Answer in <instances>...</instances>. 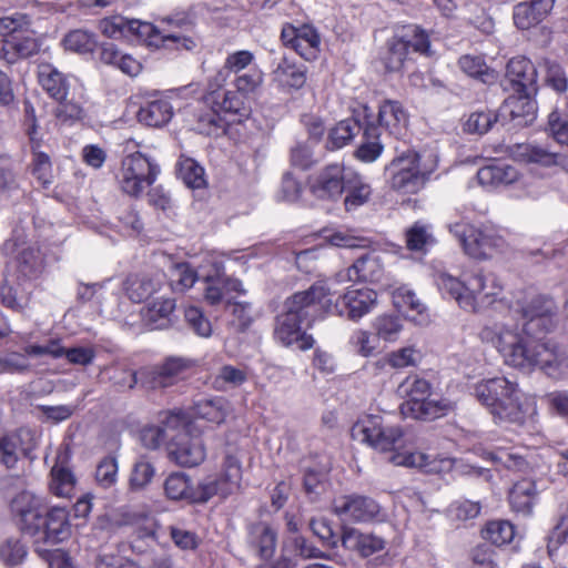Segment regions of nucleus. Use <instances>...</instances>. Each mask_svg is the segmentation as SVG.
<instances>
[{
  "label": "nucleus",
  "mask_w": 568,
  "mask_h": 568,
  "mask_svg": "<svg viewBox=\"0 0 568 568\" xmlns=\"http://www.w3.org/2000/svg\"><path fill=\"white\" fill-rule=\"evenodd\" d=\"M556 311L552 298L525 294L510 305L520 323L488 324L479 338L496 348L510 367L525 372L539 368L548 377L562 379L568 375V353L552 341H542L556 325Z\"/></svg>",
  "instance_id": "nucleus-1"
},
{
  "label": "nucleus",
  "mask_w": 568,
  "mask_h": 568,
  "mask_svg": "<svg viewBox=\"0 0 568 568\" xmlns=\"http://www.w3.org/2000/svg\"><path fill=\"white\" fill-rule=\"evenodd\" d=\"M322 284H312L307 290L290 296L284 303V312L276 316L274 338L283 346L296 344L300 349H308L314 339L303 328L322 320V297L326 293Z\"/></svg>",
  "instance_id": "nucleus-2"
},
{
  "label": "nucleus",
  "mask_w": 568,
  "mask_h": 568,
  "mask_svg": "<svg viewBox=\"0 0 568 568\" xmlns=\"http://www.w3.org/2000/svg\"><path fill=\"white\" fill-rule=\"evenodd\" d=\"M435 283L444 296L455 300L460 308L479 313L494 305L503 292L498 277L483 270L464 271L460 277L442 272Z\"/></svg>",
  "instance_id": "nucleus-3"
},
{
  "label": "nucleus",
  "mask_w": 568,
  "mask_h": 568,
  "mask_svg": "<svg viewBox=\"0 0 568 568\" xmlns=\"http://www.w3.org/2000/svg\"><path fill=\"white\" fill-rule=\"evenodd\" d=\"M352 437L381 453H393L389 462L399 466L426 468L429 456L408 452V438L400 426L386 425L381 416L369 415L352 427Z\"/></svg>",
  "instance_id": "nucleus-4"
},
{
  "label": "nucleus",
  "mask_w": 568,
  "mask_h": 568,
  "mask_svg": "<svg viewBox=\"0 0 568 568\" xmlns=\"http://www.w3.org/2000/svg\"><path fill=\"white\" fill-rule=\"evenodd\" d=\"M477 400L487 408L499 424L523 425L528 414H537L536 402L530 405L521 400L523 394L518 384L504 376H496L477 383L474 387Z\"/></svg>",
  "instance_id": "nucleus-5"
},
{
  "label": "nucleus",
  "mask_w": 568,
  "mask_h": 568,
  "mask_svg": "<svg viewBox=\"0 0 568 568\" xmlns=\"http://www.w3.org/2000/svg\"><path fill=\"white\" fill-rule=\"evenodd\" d=\"M0 253L9 256L7 273L16 280L33 284L44 271V254L37 243L30 242L23 227L13 229L11 236L3 243Z\"/></svg>",
  "instance_id": "nucleus-6"
},
{
  "label": "nucleus",
  "mask_w": 568,
  "mask_h": 568,
  "mask_svg": "<svg viewBox=\"0 0 568 568\" xmlns=\"http://www.w3.org/2000/svg\"><path fill=\"white\" fill-rule=\"evenodd\" d=\"M397 394L406 398L400 405L405 417L432 420L447 415L454 409L447 398L430 397V384L418 375L407 376L397 387Z\"/></svg>",
  "instance_id": "nucleus-7"
},
{
  "label": "nucleus",
  "mask_w": 568,
  "mask_h": 568,
  "mask_svg": "<svg viewBox=\"0 0 568 568\" xmlns=\"http://www.w3.org/2000/svg\"><path fill=\"white\" fill-rule=\"evenodd\" d=\"M314 284H322L327 291L321 301L323 306L321 314L323 317L325 315H336L357 322L369 314L377 304L376 291L368 287H348L346 292L333 303L328 281H316Z\"/></svg>",
  "instance_id": "nucleus-8"
},
{
  "label": "nucleus",
  "mask_w": 568,
  "mask_h": 568,
  "mask_svg": "<svg viewBox=\"0 0 568 568\" xmlns=\"http://www.w3.org/2000/svg\"><path fill=\"white\" fill-rule=\"evenodd\" d=\"M435 168V161H432L430 166L426 168L419 163L418 153L407 150L386 165L385 173L393 190L404 194H414L424 186Z\"/></svg>",
  "instance_id": "nucleus-9"
},
{
  "label": "nucleus",
  "mask_w": 568,
  "mask_h": 568,
  "mask_svg": "<svg viewBox=\"0 0 568 568\" xmlns=\"http://www.w3.org/2000/svg\"><path fill=\"white\" fill-rule=\"evenodd\" d=\"M448 230L464 252L476 260L491 258L506 245L504 237L489 226L476 227L465 222H455L448 224Z\"/></svg>",
  "instance_id": "nucleus-10"
},
{
  "label": "nucleus",
  "mask_w": 568,
  "mask_h": 568,
  "mask_svg": "<svg viewBox=\"0 0 568 568\" xmlns=\"http://www.w3.org/2000/svg\"><path fill=\"white\" fill-rule=\"evenodd\" d=\"M160 173L159 165L141 152H134L122 161L119 184L121 190L133 197H139L153 184Z\"/></svg>",
  "instance_id": "nucleus-11"
},
{
  "label": "nucleus",
  "mask_w": 568,
  "mask_h": 568,
  "mask_svg": "<svg viewBox=\"0 0 568 568\" xmlns=\"http://www.w3.org/2000/svg\"><path fill=\"white\" fill-rule=\"evenodd\" d=\"M241 476L240 460L233 455H226L220 477H207L194 486L193 504H205L214 496L227 497L239 488Z\"/></svg>",
  "instance_id": "nucleus-12"
},
{
  "label": "nucleus",
  "mask_w": 568,
  "mask_h": 568,
  "mask_svg": "<svg viewBox=\"0 0 568 568\" xmlns=\"http://www.w3.org/2000/svg\"><path fill=\"white\" fill-rule=\"evenodd\" d=\"M154 32L144 37L150 45L192 50L196 42L192 37L193 23L185 16L168 17L160 27L154 26Z\"/></svg>",
  "instance_id": "nucleus-13"
},
{
  "label": "nucleus",
  "mask_w": 568,
  "mask_h": 568,
  "mask_svg": "<svg viewBox=\"0 0 568 568\" xmlns=\"http://www.w3.org/2000/svg\"><path fill=\"white\" fill-rule=\"evenodd\" d=\"M333 513L342 520L365 524L382 516L381 505L372 497L349 494L336 497L332 504Z\"/></svg>",
  "instance_id": "nucleus-14"
},
{
  "label": "nucleus",
  "mask_w": 568,
  "mask_h": 568,
  "mask_svg": "<svg viewBox=\"0 0 568 568\" xmlns=\"http://www.w3.org/2000/svg\"><path fill=\"white\" fill-rule=\"evenodd\" d=\"M281 39L285 47L293 49L306 61L317 58L321 47V37L311 24H285L282 28Z\"/></svg>",
  "instance_id": "nucleus-15"
},
{
  "label": "nucleus",
  "mask_w": 568,
  "mask_h": 568,
  "mask_svg": "<svg viewBox=\"0 0 568 568\" xmlns=\"http://www.w3.org/2000/svg\"><path fill=\"white\" fill-rule=\"evenodd\" d=\"M168 457L181 467H196L206 457V448L202 437L189 433L178 434L168 445Z\"/></svg>",
  "instance_id": "nucleus-16"
},
{
  "label": "nucleus",
  "mask_w": 568,
  "mask_h": 568,
  "mask_svg": "<svg viewBox=\"0 0 568 568\" xmlns=\"http://www.w3.org/2000/svg\"><path fill=\"white\" fill-rule=\"evenodd\" d=\"M538 72L536 65L526 57L511 58L506 65L504 88L509 92L537 93Z\"/></svg>",
  "instance_id": "nucleus-17"
},
{
  "label": "nucleus",
  "mask_w": 568,
  "mask_h": 568,
  "mask_svg": "<svg viewBox=\"0 0 568 568\" xmlns=\"http://www.w3.org/2000/svg\"><path fill=\"white\" fill-rule=\"evenodd\" d=\"M38 529L34 534H29L36 538V541L55 545L65 540L71 534L69 515L64 507H53L47 511L45 517L40 514L36 521Z\"/></svg>",
  "instance_id": "nucleus-18"
},
{
  "label": "nucleus",
  "mask_w": 568,
  "mask_h": 568,
  "mask_svg": "<svg viewBox=\"0 0 568 568\" xmlns=\"http://www.w3.org/2000/svg\"><path fill=\"white\" fill-rule=\"evenodd\" d=\"M191 364V361L182 357H169L159 366L141 371V386L146 389L169 387L183 377Z\"/></svg>",
  "instance_id": "nucleus-19"
},
{
  "label": "nucleus",
  "mask_w": 568,
  "mask_h": 568,
  "mask_svg": "<svg viewBox=\"0 0 568 568\" xmlns=\"http://www.w3.org/2000/svg\"><path fill=\"white\" fill-rule=\"evenodd\" d=\"M347 176L348 171L343 164H328L315 175L311 191L318 199L337 200L344 192Z\"/></svg>",
  "instance_id": "nucleus-20"
},
{
  "label": "nucleus",
  "mask_w": 568,
  "mask_h": 568,
  "mask_svg": "<svg viewBox=\"0 0 568 568\" xmlns=\"http://www.w3.org/2000/svg\"><path fill=\"white\" fill-rule=\"evenodd\" d=\"M245 545L247 550L261 560L271 559L277 547V531L265 521L250 524L246 527Z\"/></svg>",
  "instance_id": "nucleus-21"
},
{
  "label": "nucleus",
  "mask_w": 568,
  "mask_h": 568,
  "mask_svg": "<svg viewBox=\"0 0 568 568\" xmlns=\"http://www.w3.org/2000/svg\"><path fill=\"white\" fill-rule=\"evenodd\" d=\"M173 114L170 99L160 92H153L141 104L136 116L141 124L160 129L172 120Z\"/></svg>",
  "instance_id": "nucleus-22"
},
{
  "label": "nucleus",
  "mask_w": 568,
  "mask_h": 568,
  "mask_svg": "<svg viewBox=\"0 0 568 568\" xmlns=\"http://www.w3.org/2000/svg\"><path fill=\"white\" fill-rule=\"evenodd\" d=\"M11 510L19 517L20 528L27 535L37 531L36 521L39 520L40 514L44 513L41 498L27 490L19 493L12 499Z\"/></svg>",
  "instance_id": "nucleus-23"
},
{
  "label": "nucleus",
  "mask_w": 568,
  "mask_h": 568,
  "mask_svg": "<svg viewBox=\"0 0 568 568\" xmlns=\"http://www.w3.org/2000/svg\"><path fill=\"white\" fill-rule=\"evenodd\" d=\"M342 546L351 551H356L362 557H369L385 548L384 538L372 534L363 532L354 527L344 526L341 537Z\"/></svg>",
  "instance_id": "nucleus-24"
},
{
  "label": "nucleus",
  "mask_w": 568,
  "mask_h": 568,
  "mask_svg": "<svg viewBox=\"0 0 568 568\" xmlns=\"http://www.w3.org/2000/svg\"><path fill=\"white\" fill-rule=\"evenodd\" d=\"M555 0H530L519 2L514 7L513 19L520 30H528L540 22L550 13Z\"/></svg>",
  "instance_id": "nucleus-25"
},
{
  "label": "nucleus",
  "mask_w": 568,
  "mask_h": 568,
  "mask_svg": "<svg viewBox=\"0 0 568 568\" xmlns=\"http://www.w3.org/2000/svg\"><path fill=\"white\" fill-rule=\"evenodd\" d=\"M100 30L109 38L116 39L126 34H135L141 40L154 32L152 23L134 19L129 20L122 16L104 18L100 22Z\"/></svg>",
  "instance_id": "nucleus-26"
},
{
  "label": "nucleus",
  "mask_w": 568,
  "mask_h": 568,
  "mask_svg": "<svg viewBox=\"0 0 568 568\" xmlns=\"http://www.w3.org/2000/svg\"><path fill=\"white\" fill-rule=\"evenodd\" d=\"M364 118L365 126L362 133V142L355 151V156L362 162L372 163L381 156L384 145L379 140V126L376 125L367 106H364Z\"/></svg>",
  "instance_id": "nucleus-27"
},
{
  "label": "nucleus",
  "mask_w": 568,
  "mask_h": 568,
  "mask_svg": "<svg viewBox=\"0 0 568 568\" xmlns=\"http://www.w3.org/2000/svg\"><path fill=\"white\" fill-rule=\"evenodd\" d=\"M377 121L379 128H384L396 139L404 136L407 131L408 115L398 101H383L378 106Z\"/></svg>",
  "instance_id": "nucleus-28"
},
{
  "label": "nucleus",
  "mask_w": 568,
  "mask_h": 568,
  "mask_svg": "<svg viewBox=\"0 0 568 568\" xmlns=\"http://www.w3.org/2000/svg\"><path fill=\"white\" fill-rule=\"evenodd\" d=\"M508 499L511 509L517 514L525 517L532 515L539 499L536 481L529 478L518 480L509 490Z\"/></svg>",
  "instance_id": "nucleus-29"
},
{
  "label": "nucleus",
  "mask_w": 568,
  "mask_h": 568,
  "mask_svg": "<svg viewBox=\"0 0 568 568\" xmlns=\"http://www.w3.org/2000/svg\"><path fill=\"white\" fill-rule=\"evenodd\" d=\"M39 51V43L32 36L22 33L0 38V59L8 63H14L19 59H26Z\"/></svg>",
  "instance_id": "nucleus-30"
},
{
  "label": "nucleus",
  "mask_w": 568,
  "mask_h": 568,
  "mask_svg": "<svg viewBox=\"0 0 568 568\" xmlns=\"http://www.w3.org/2000/svg\"><path fill=\"white\" fill-rule=\"evenodd\" d=\"M364 111L351 118L339 121L328 132L326 148L338 150L347 145L359 133L364 132Z\"/></svg>",
  "instance_id": "nucleus-31"
},
{
  "label": "nucleus",
  "mask_w": 568,
  "mask_h": 568,
  "mask_svg": "<svg viewBox=\"0 0 568 568\" xmlns=\"http://www.w3.org/2000/svg\"><path fill=\"white\" fill-rule=\"evenodd\" d=\"M174 310L173 298H156L141 310V318L144 326L151 331L164 329L172 324Z\"/></svg>",
  "instance_id": "nucleus-32"
},
{
  "label": "nucleus",
  "mask_w": 568,
  "mask_h": 568,
  "mask_svg": "<svg viewBox=\"0 0 568 568\" xmlns=\"http://www.w3.org/2000/svg\"><path fill=\"white\" fill-rule=\"evenodd\" d=\"M32 284L16 280L7 273L0 287V301L2 305L16 312H20L28 304Z\"/></svg>",
  "instance_id": "nucleus-33"
},
{
  "label": "nucleus",
  "mask_w": 568,
  "mask_h": 568,
  "mask_svg": "<svg viewBox=\"0 0 568 568\" xmlns=\"http://www.w3.org/2000/svg\"><path fill=\"white\" fill-rule=\"evenodd\" d=\"M281 557L292 568L297 565L298 559H328L329 556L318 549L313 544H310L302 536L288 537L283 541Z\"/></svg>",
  "instance_id": "nucleus-34"
},
{
  "label": "nucleus",
  "mask_w": 568,
  "mask_h": 568,
  "mask_svg": "<svg viewBox=\"0 0 568 568\" xmlns=\"http://www.w3.org/2000/svg\"><path fill=\"white\" fill-rule=\"evenodd\" d=\"M536 93L511 92L504 102V111L509 114L517 125H527L535 120L536 103L534 97Z\"/></svg>",
  "instance_id": "nucleus-35"
},
{
  "label": "nucleus",
  "mask_w": 568,
  "mask_h": 568,
  "mask_svg": "<svg viewBox=\"0 0 568 568\" xmlns=\"http://www.w3.org/2000/svg\"><path fill=\"white\" fill-rule=\"evenodd\" d=\"M38 79L42 89L55 101H63L70 94L68 77L51 64H40Z\"/></svg>",
  "instance_id": "nucleus-36"
},
{
  "label": "nucleus",
  "mask_w": 568,
  "mask_h": 568,
  "mask_svg": "<svg viewBox=\"0 0 568 568\" xmlns=\"http://www.w3.org/2000/svg\"><path fill=\"white\" fill-rule=\"evenodd\" d=\"M344 192L346 193L344 205L346 211L351 212L368 203L373 190L362 175L354 171H348Z\"/></svg>",
  "instance_id": "nucleus-37"
},
{
  "label": "nucleus",
  "mask_w": 568,
  "mask_h": 568,
  "mask_svg": "<svg viewBox=\"0 0 568 568\" xmlns=\"http://www.w3.org/2000/svg\"><path fill=\"white\" fill-rule=\"evenodd\" d=\"M518 156L527 162L539 163L546 166L560 165L568 171V151L557 152L537 144L518 145Z\"/></svg>",
  "instance_id": "nucleus-38"
},
{
  "label": "nucleus",
  "mask_w": 568,
  "mask_h": 568,
  "mask_svg": "<svg viewBox=\"0 0 568 568\" xmlns=\"http://www.w3.org/2000/svg\"><path fill=\"white\" fill-rule=\"evenodd\" d=\"M568 538V504L559 507L555 525L548 535L547 551L551 560L565 568L559 560V550Z\"/></svg>",
  "instance_id": "nucleus-39"
},
{
  "label": "nucleus",
  "mask_w": 568,
  "mask_h": 568,
  "mask_svg": "<svg viewBox=\"0 0 568 568\" xmlns=\"http://www.w3.org/2000/svg\"><path fill=\"white\" fill-rule=\"evenodd\" d=\"M273 77L282 87L301 89L306 82V67L283 57L274 69Z\"/></svg>",
  "instance_id": "nucleus-40"
},
{
  "label": "nucleus",
  "mask_w": 568,
  "mask_h": 568,
  "mask_svg": "<svg viewBox=\"0 0 568 568\" xmlns=\"http://www.w3.org/2000/svg\"><path fill=\"white\" fill-rule=\"evenodd\" d=\"M478 182L484 186L498 187L517 181L516 168L505 163L486 165L477 172Z\"/></svg>",
  "instance_id": "nucleus-41"
},
{
  "label": "nucleus",
  "mask_w": 568,
  "mask_h": 568,
  "mask_svg": "<svg viewBox=\"0 0 568 568\" xmlns=\"http://www.w3.org/2000/svg\"><path fill=\"white\" fill-rule=\"evenodd\" d=\"M230 413V404L224 397L201 398L193 405V415L214 424H221Z\"/></svg>",
  "instance_id": "nucleus-42"
},
{
  "label": "nucleus",
  "mask_w": 568,
  "mask_h": 568,
  "mask_svg": "<svg viewBox=\"0 0 568 568\" xmlns=\"http://www.w3.org/2000/svg\"><path fill=\"white\" fill-rule=\"evenodd\" d=\"M163 488L169 499L193 504L194 485L187 474L182 471L170 474L164 480Z\"/></svg>",
  "instance_id": "nucleus-43"
},
{
  "label": "nucleus",
  "mask_w": 568,
  "mask_h": 568,
  "mask_svg": "<svg viewBox=\"0 0 568 568\" xmlns=\"http://www.w3.org/2000/svg\"><path fill=\"white\" fill-rule=\"evenodd\" d=\"M353 272L357 281L379 282L384 274V265L379 254L369 252L358 257L353 263Z\"/></svg>",
  "instance_id": "nucleus-44"
},
{
  "label": "nucleus",
  "mask_w": 568,
  "mask_h": 568,
  "mask_svg": "<svg viewBox=\"0 0 568 568\" xmlns=\"http://www.w3.org/2000/svg\"><path fill=\"white\" fill-rule=\"evenodd\" d=\"M32 151V174L41 183L42 186L47 187L52 183V163L49 154L41 151V140L30 141Z\"/></svg>",
  "instance_id": "nucleus-45"
},
{
  "label": "nucleus",
  "mask_w": 568,
  "mask_h": 568,
  "mask_svg": "<svg viewBox=\"0 0 568 568\" xmlns=\"http://www.w3.org/2000/svg\"><path fill=\"white\" fill-rule=\"evenodd\" d=\"M50 490L58 497L71 498L75 491V478L71 470L55 464L51 469Z\"/></svg>",
  "instance_id": "nucleus-46"
},
{
  "label": "nucleus",
  "mask_w": 568,
  "mask_h": 568,
  "mask_svg": "<svg viewBox=\"0 0 568 568\" xmlns=\"http://www.w3.org/2000/svg\"><path fill=\"white\" fill-rule=\"evenodd\" d=\"M223 118H226L227 125L231 123H241L248 119L251 110L244 104L242 98L234 92L227 91L223 93V100L220 103V110Z\"/></svg>",
  "instance_id": "nucleus-47"
},
{
  "label": "nucleus",
  "mask_w": 568,
  "mask_h": 568,
  "mask_svg": "<svg viewBox=\"0 0 568 568\" xmlns=\"http://www.w3.org/2000/svg\"><path fill=\"white\" fill-rule=\"evenodd\" d=\"M155 467L145 456H140L132 465L129 487L132 491L145 489L155 476Z\"/></svg>",
  "instance_id": "nucleus-48"
},
{
  "label": "nucleus",
  "mask_w": 568,
  "mask_h": 568,
  "mask_svg": "<svg viewBox=\"0 0 568 568\" xmlns=\"http://www.w3.org/2000/svg\"><path fill=\"white\" fill-rule=\"evenodd\" d=\"M247 381L246 369L233 365H224L213 379V387L220 392L241 386Z\"/></svg>",
  "instance_id": "nucleus-49"
},
{
  "label": "nucleus",
  "mask_w": 568,
  "mask_h": 568,
  "mask_svg": "<svg viewBox=\"0 0 568 568\" xmlns=\"http://www.w3.org/2000/svg\"><path fill=\"white\" fill-rule=\"evenodd\" d=\"M458 65L464 73L477 78L484 83H493L496 80L495 72L487 67L481 57L463 55L458 60Z\"/></svg>",
  "instance_id": "nucleus-50"
},
{
  "label": "nucleus",
  "mask_w": 568,
  "mask_h": 568,
  "mask_svg": "<svg viewBox=\"0 0 568 568\" xmlns=\"http://www.w3.org/2000/svg\"><path fill=\"white\" fill-rule=\"evenodd\" d=\"M156 290L158 283L146 275H132L126 280V295L134 303L146 300Z\"/></svg>",
  "instance_id": "nucleus-51"
},
{
  "label": "nucleus",
  "mask_w": 568,
  "mask_h": 568,
  "mask_svg": "<svg viewBox=\"0 0 568 568\" xmlns=\"http://www.w3.org/2000/svg\"><path fill=\"white\" fill-rule=\"evenodd\" d=\"M481 534L484 539L500 547L514 539L515 529L507 520H493L486 525Z\"/></svg>",
  "instance_id": "nucleus-52"
},
{
  "label": "nucleus",
  "mask_w": 568,
  "mask_h": 568,
  "mask_svg": "<svg viewBox=\"0 0 568 568\" xmlns=\"http://www.w3.org/2000/svg\"><path fill=\"white\" fill-rule=\"evenodd\" d=\"M399 39L400 41L407 42V51L412 48L413 51L426 57H430L433 54L429 36L418 26L412 24L405 27Z\"/></svg>",
  "instance_id": "nucleus-53"
},
{
  "label": "nucleus",
  "mask_w": 568,
  "mask_h": 568,
  "mask_svg": "<svg viewBox=\"0 0 568 568\" xmlns=\"http://www.w3.org/2000/svg\"><path fill=\"white\" fill-rule=\"evenodd\" d=\"M254 60V53L248 50H240L230 53L224 61L220 75H224V80H226L231 75L246 71L248 68L253 67Z\"/></svg>",
  "instance_id": "nucleus-54"
},
{
  "label": "nucleus",
  "mask_w": 568,
  "mask_h": 568,
  "mask_svg": "<svg viewBox=\"0 0 568 568\" xmlns=\"http://www.w3.org/2000/svg\"><path fill=\"white\" fill-rule=\"evenodd\" d=\"M498 116L491 110H481L470 113L464 122V131L469 134H486L497 122Z\"/></svg>",
  "instance_id": "nucleus-55"
},
{
  "label": "nucleus",
  "mask_w": 568,
  "mask_h": 568,
  "mask_svg": "<svg viewBox=\"0 0 568 568\" xmlns=\"http://www.w3.org/2000/svg\"><path fill=\"white\" fill-rule=\"evenodd\" d=\"M227 119L223 118L221 112L215 109H205L199 112L195 130L205 135L217 134L227 125Z\"/></svg>",
  "instance_id": "nucleus-56"
},
{
  "label": "nucleus",
  "mask_w": 568,
  "mask_h": 568,
  "mask_svg": "<svg viewBox=\"0 0 568 568\" xmlns=\"http://www.w3.org/2000/svg\"><path fill=\"white\" fill-rule=\"evenodd\" d=\"M393 303L398 312L409 315V312L422 314L424 304L416 297L415 293L406 286L397 287L393 292Z\"/></svg>",
  "instance_id": "nucleus-57"
},
{
  "label": "nucleus",
  "mask_w": 568,
  "mask_h": 568,
  "mask_svg": "<svg viewBox=\"0 0 568 568\" xmlns=\"http://www.w3.org/2000/svg\"><path fill=\"white\" fill-rule=\"evenodd\" d=\"M21 452V434L11 433L0 438V463L12 468L19 459Z\"/></svg>",
  "instance_id": "nucleus-58"
},
{
  "label": "nucleus",
  "mask_w": 568,
  "mask_h": 568,
  "mask_svg": "<svg viewBox=\"0 0 568 568\" xmlns=\"http://www.w3.org/2000/svg\"><path fill=\"white\" fill-rule=\"evenodd\" d=\"M67 50L78 53H90L97 45V40L93 33L85 30L70 31L63 39Z\"/></svg>",
  "instance_id": "nucleus-59"
},
{
  "label": "nucleus",
  "mask_w": 568,
  "mask_h": 568,
  "mask_svg": "<svg viewBox=\"0 0 568 568\" xmlns=\"http://www.w3.org/2000/svg\"><path fill=\"white\" fill-rule=\"evenodd\" d=\"M179 174L191 189H201L205 185L204 169L193 159H183L179 163Z\"/></svg>",
  "instance_id": "nucleus-60"
},
{
  "label": "nucleus",
  "mask_w": 568,
  "mask_h": 568,
  "mask_svg": "<svg viewBox=\"0 0 568 568\" xmlns=\"http://www.w3.org/2000/svg\"><path fill=\"white\" fill-rule=\"evenodd\" d=\"M435 240L428 227L415 223L406 232V245L410 251L424 252L434 244Z\"/></svg>",
  "instance_id": "nucleus-61"
},
{
  "label": "nucleus",
  "mask_w": 568,
  "mask_h": 568,
  "mask_svg": "<svg viewBox=\"0 0 568 568\" xmlns=\"http://www.w3.org/2000/svg\"><path fill=\"white\" fill-rule=\"evenodd\" d=\"M262 81L263 73L255 65L233 75L232 79V83L236 90L244 94L254 92L262 84Z\"/></svg>",
  "instance_id": "nucleus-62"
},
{
  "label": "nucleus",
  "mask_w": 568,
  "mask_h": 568,
  "mask_svg": "<svg viewBox=\"0 0 568 568\" xmlns=\"http://www.w3.org/2000/svg\"><path fill=\"white\" fill-rule=\"evenodd\" d=\"M408 51H407V42L400 41L399 38H395L389 42L388 52L385 60V68L389 72L399 71L405 61L407 60Z\"/></svg>",
  "instance_id": "nucleus-63"
},
{
  "label": "nucleus",
  "mask_w": 568,
  "mask_h": 568,
  "mask_svg": "<svg viewBox=\"0 0 568 568\" xmlns=\"http://www.w3.org/2000/svg\"><path fill=\"white\" fill-rule=\"evenodd\" d=\"M547 131L559 144L568 146V118L557 110L548 115Z\"/></svg>",
  "instance_id": "nucleus-64"
}]
</instances>
